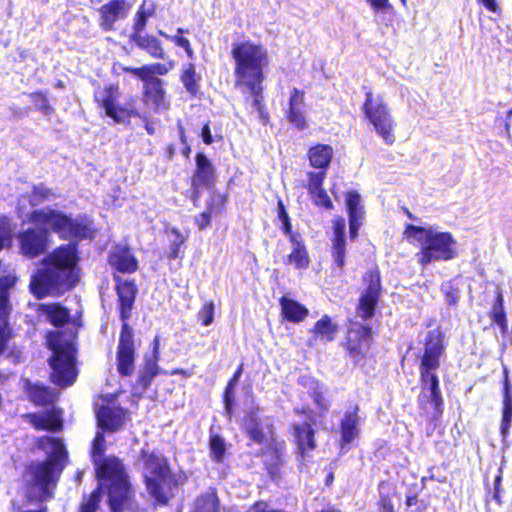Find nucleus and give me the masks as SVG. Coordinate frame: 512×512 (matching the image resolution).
<instances>
[{
	"label": "nucleus",
	"mask_w": 512,
	"mask_h": 512,
	"mask_svg": "<svg viewBox=\"0 0 512 512\" xmlns=\"http://www.w3.org/2000/svg\"><path fill=\"white\" fill-rule=\"evenodd\" d=\"M40 228L41 230L28 228L18 236L21 253L29 258L38 257L47 249L50 230Z\"/></svg>",
	"instance_id": "obj_19"
},
{
	"label": "nucleus",
	"mask_w": 512,
	"mask_h": 512,
	"mask_svg": "<svg viewBox=\"0 0 512 512\" xmlns=\"http://www.w3.org/2000/svg\"><path fill=\"white\" fill-rule=\"evenodd\" d=\"M364 282L367 284L362 293L357 306V315L364 321L374 316L377 303L381 295V280L377 269L370 270L364 276Z\"/></svg>",
	"instance_id": "obj_16"
},
{
	"label": "nucleus",
	"mask_w": 512,
	"mask_h": 512,
	"mask_svg": "<svg viewBox=\"0 0 512 512\" xmlns=\"http://www.w3.org/2000/svg\"><path fill=\"white\" fill-rule=\"evenodd\" d=\"M141 101L144 107L154 114L167 111L170 101L165 89L164 80L142 81Z\"/></svg>",
	"instance_id": "obj_18"
},
{
	"label": "nucleus",
	"mask_w": 512,
	"mask_h": 512,
	"mask_svg": "<svg viewBox=\"0 0 512 512\" xmlns=\"http://www.w3.org/2000/svg\"><path fill=\"white\" fill-rule=\"evenodd\" d=\"M28 97L32 101L35 110L40 111L45 116H51L54 114L55 109L50 104L46 92L42 90H36L29 93Z\"/></svg>",
	"instance_id": "obj_49"
},
{
	"label": "nucleus",
	"mask_w": 512,
	"mask_h": 512,
	"mask_svg": "<svg viewBox=\"0 0 512 512\" xmlns=\"http://www.w3.org/2000/svg\"><path fill=\"white\" fill-rule=\"evenodd\" d=\"M501 480H502V477H501L500 475H498V476L495 478V481H494L495 488H494V495H493V498H494L495 500H497V501H498V503H501V488H500Z\"/></svg>",
	"instance_id": "obj_64"
},
{
	"label": "nucleus",
	"mask_w": 512,
	"mask_h": 512,
	"mask_svg": "<svg viewBox=\"0 0 512 512\" xmlns=\"http://www.w3.org/2000/svg\"><path fill=\"white\" fill-rule=\"evenodd\" d=\"M188 32V29L179 27L177 28L175 35H168L162 30H159L158 34L164 37L165 39L173 42L176 46L182 48L185 51L187 58L193 60L195 58L194 49L192 48L190 40L183 36Z\"/></svg>",
	"instance_id": "obj_46"
},
{
	"label": "nucleus",
	"mask_w": 512,
	"mask_h": 512,
	"mask_svg": "<svg viewBox=\"0 0 512 512\" xmlns=\"http://www.w3.org/2000/svg\"><path fill=\"white\" fill-rule=\"evenodd\" d=\"M259 413L260 408L255 406L245 414L243 430L251 442L261 445L265 443L266 435Z\"/></svg>",
	"instance_id": "obj_29"
},
{
	"label": "nucleus",
	"mask_w": 512,
	"mask_h": 512,
	"mask_svg": "<svg viewBox=\"0 0 512 512\" xmlns=\"http://www.w3.org/2000/svg\"><path fill=\"white\" fill-rule=\"evenodd\" d=\"M292 430L299 454L304 458L316 448L315 431L309 422L294 424Z\"/></svg>",
	"instance_id": "obj_30"
},
{
	"label": "nucleus",
	"mask_w": 512,
	"mask_h": 512,
	"mask_svg": "<svg viewBox=\"0 0 512 512\" xmlns=\"http://www.w3.org/2000/svg\"><path fill=\"white\" fill-rule=\"evenodd\" d=\"M228 201L229 194L227 192L220 193L217 192L214 188L209 190L205 209L212 215L221 214L225 212Z\"/></svg>",
	"instance_id": "obj_45"
},
{
	"label": "nucleus",
	"mask_w": 512,
	"mask_h": 512,
	"mask_svg": "<svg viewBox=\"0 0 512 512\" xmlns=\"http://www.w3.org/2000/svg\"><path fill=\"white\" fill-rule=\"evenodd\" d=\"M336 330L337 328L331 323V319L327 315L322 316V338L326 337L327 340H332Z\"/></svg>",
	"instance_id": "obj_59"
},
{
	"label": "nucleus",
	"mask_w": 512,
	"mask_h": 512,
	"mask_svg": "<svg viewBox=\"0 0 512 512\" xmlns=\"http://www.w3.org/2000/svg\"><path fill=\"white\" fill-rule=\"evenodd\" d=\"M187 482L188 475L182 470L177 473L171 471L157 477H143V483L154 507L168 506Z\"/></svg>",
	"instance_id": "obj_10"
},
{
	"label": "nucleus",
	"mask_w": 512,
	"mask_h": 512,
	"mask_svg": "<svg viewBox=\"0 0 512 512\" xmlns=\"http://www.w3.org/2000/svg\"><path fill=\"white\" fill-rule=\"evenodd\" d=\"M93 101L97 108L115 124L129 123L132 118L141 121L147 120V112L138 108V99L134 95L128 96L124 102L120 101L122 91L118 83L110 82L101 86L93 83Z\"/></svg>",
	"instance_id": "obj_7"
},
{
	"label": "nucleus",
	"mask_w": 512,
	"mask_h": 512,
	"mask_svg": "<svg viewBox=\"0 0 512 512\" xmlns=\"http://www.w3.org/2000/svg\"><path fill=\"white\" fill-rule=\"evenodd\" d=\"M277 219L281 222L280 230L288 238H294L299 234L292 230L291 218L283 200L280 197L277 199Z\"/></svg>",
	"instance_id": "obj_50"
},
{
	"label": "nucleus",
	"mask_w": 512,
	"mask_h": 512,
	"mask_svg": "<svg viewBox=\"0 0 512 512\" xmlns=\"http://www.w3.org/2000/svg\"><path fill=\"white\" fill-rule=\"evenodd\" d=\"M155 12L156 4L153 1L148 3L147 0H144L135 13L131 34L142 33L147 26L149 18L152 17Z\"/></svg>",
	"instance_id": "obj_44"
},
{
	"label": "nucleus",
	"mask_w": 512,
	"mask_h": 512,
	"mask_svg": "<svg viewBox=\"0 0 512 512\" xmlns=\"http://www.w3.org/2000/svg\"><path fill=\"white\" fill-rule=\"evenodd\" d=\"M53 195L52 189L44 184L34 185L30 193L29 201L32 206H36L49 200Z\"/></svg>",
	"instance_id": "obj_53"
},
{
	"label": "nucleus",
	"mask_w": 512,
	"mask_h": 512,
	"mask_svg": "<svg viewBox=\"0 0 512 512\" xmlns=\"http://www.w3.org/2000/svg\"><path fill=\"white\" fill-rule=\"evenodd\" d=\"M304 106V91L293 88L290 92L288 108L285 115L288 121L298 130H303L307 126Z\"/></svg>",
	"instance_id": "obj_27"
},
{
	"label": "nucleus",
	"mask_w": 512,
	"mask_h": 512,
	"mask_svg": "<svg viewBox=\"0 0 512 512\" xmlns=\"http://www.w3.org/2000/svg\"><path fill=\"white\" fill-rule=\"evenodd\" d=\"M160 373L158 361L144 357L143 364L138 371L135 385L141 390H147L155 377Z\"/></svg>",
	"instance_id": "obj_42"
},
{
	"label": "nucleus",
	"mask_w": 512,
	"mask_h": 512,
	"mask_svg": "<svg viewBox=\"0 0 512 512\" xmlns=\"http://www.w3.org/2000/svg\"><path fill=\"white\" fill-rule=\"evenodd\" d=\"M279 304L281 307V316L288 322L299 323L309 314L308 309L304 305L287 296L280 297Z\"/></svg>",
	"instance_id": "obj_39"
},
{
	"label": "nucleus",
	"mask_w": 512,
	"mask_h": 512,
	"mask_svg": "<svg viewBox=\"0 0 512 512\" xmlns=\"http://www.w3.org/2000/svg\"><path fill=\"white\" fill-rule=\"evenodd\" d=\"M115 292L118 302V313L122 321L119 340L116 348L117 372L121 377H130L135 372L136 345L133 328L128 320L131 318L132 310L138 294V287L135 280L123 279L113 274Z\"/></svg>",
	"instance_id": "obj_4"
},
{
	"label": "nucleus",
	"mask_w": 512,
	"mask_h": 512,
	"mask_svg": "<svg viewBox=\"0 0 512 512\" xmlns=\"http://www.w3.org/2000/svg\"><path fill=\"white\" fill-rule=\"evenodd\" d=\"M67 459L46 458L44 461L32 463L27 467L30 480L26 487L31 500L45 502L53 497Z\"/></svg>",
	"instance_id": "obj_9"
},
{
	"label": "nucleus",
	"mask_w": 512,
	"mask_h": 512,
	"mask_svg": "<svg viewBox=\"0 0 512 512\" xmlns=\"http://www.w3.org/2000/svg\"><path fill=\"white\" fill-rule=\"evenodd\" d=\"M28 219L34 225L57 234L62 240H94L99 231L94 219L88 214L72 217L71 214L50 207L32 210Z\"/></svg>",
	"instance_id": "obj_5"
},
{
	"label": "nucleus",
	"mask_w": 512,
	"mask_h": 512,
	"mask_svg": "<svg viewBox=\"0 0 512 512\" xmlns=\"http://www.w3.org/2000/svg\"><path fill=\"white\" fill-rule=\"evenodd\" d=\"M229 55L233 62L234 87L251 96L261 122L268 124L270 116L264 104V83L271 63L268 49L260 42L244 39L232 43Z\"/></svg>",
	"instance_id": "obj_1"
},
{
	"label": "nucleus",
	"mask_w": 512,
	"mask_h": 512,
	"mask_svg": "<svg viewBox=\"0 0 512 512\" xmlns=\"http://www.w3.org/2000/svg\"><path fill=\"white\" fill-rule=\"evenodd\" d=\"M164 157L168 160H172L176 155V145L173 143L167 144L163 150Z\"/></svg>",
	"instance_id": "obj_63"
},
{
	"label": "nucleus",
	"mask_w": 512,
	"mask_h": 512,
	"mask_svg": "<svg viewBox=\"0 0 512 512\" xmlns=\"http://www.w3.org/2000/svg\"><path fill=\"white\" fill-rule=\"evenodd\" d=\"M129 40L154 59L163 60L166 56L162 42L154 35L130 34Z\"/></svg>",
	"instance_id": "obj_33"
},
{
	"label": "nucleus",
	"mask_w": 512,
	"mask_h": 512,
	"mask_svg": "<svg viewBox=\"0 0 512 512\" xmlns=\"http://www.w3.org/2000/svg\"><path fill=\"white\" fill-rule=\"evenodd\" d=\"M333 157V149L329 145L322 144V179L324 178L325 170L329 166Z\"/></svg>",
	"instance_id": "obj_60"
},
{
	"label": "nucleus",
	"mask_w": 512,
	"mask_h": 512,
	"mask_svg": "<svg viewBox=\"0 0 512 512\" xmlns=\"http://www.w3.org/2000/svg\"><path fill=\"white\" fill-rule=\"evenodd\" d=\"M212 214L206 209L194 218V223L199 230H205L211 226Z\"/></svg>",
	"instance_id": "obj_58"
},
{
	"label": "nucleus",
	"mask_w": 512,
	"mask_h": 512,
	"mask_svg": "<svg viewBox=\"0 0 512 512\" xmlns=\"http://www.w3.org/2000/svg\"><path fill=\"white\" fill-rule=\"evenodd\" d=\"M139 457L148 472L143 477H157L173 471L169 459L158 450L142 448Z\"/></svg>",
	"instance_id": "obj_23"
},
{
	"label": "nucleus",
	"mask_w": 512,
	"mask_h": 512,
	"mask_svg": "<svg viewBox=\"0 0 512 512\" xmlns=\"http://www.w3.org/2000/svg\"><path fill=\"white\" fill-rule=\"evenodd\" d=\"M16 281L17 278L10 274L0 277V356L7 350L9 342L15 336L10 323L12 313L10 289L15 286Z\"/></svg>",
	"instance_id": "obj_14"
},
{
	"label": "nucleus",
	"mask_w": 512,
	"mask_h": 512,
	"mask_svg": "<svg viewBox=\"0 0 512 512\" xmlns=\"http://www.w3.org/2000/svg\"><path fill=\"white\" fill-rule=\"evenodd\" d=\"M101 489L103 487L99 483V486L92 490L88 496H84L79 505L78 512H97L101 503Z\"/></svg>",
	"instance_id": "obj_51"
},
{
	"label": "nucleus",
	"mask_w": 512,
	"mask_h": 512,
	"mask_svg": "<svg viewBox=\"0 0 512 512\" xmlns=\"http://www.w3.org/2000/svg\"><path fill=\"white\" fill-rule=\"evenodd\" d=\"M107 446L103 431H97L90 446L89 456L95 477L106 494L109 512H128L137 507V491L131 481L124 461L115 456H105Z\"/></svg>",
	"instance_id": "obj_2"
},
{
	"label": "nucleus",
	"mask_w": 512,
	"mask_h": 512,
	"mask_svg": "<svg viewBox=\"0 0 512 512\" xmlns=\"http://www.w3.org/2000/svg\"><path fill=\"white\" fill-rule=\"evenodd\" d=\"M180 81L185 90L191 97H196L200 90V75L196 71V66L192 62L186 63L182 66L179 75Z\"/></svg>",
	"instance_id": "obj_41"
},
{
	"label": "nucleus",
	"mask_w": 512,
	"mask_h": 512,
	"mask_svg": "<svg viewBox=\"0 0 512 512\" xmlns=\"http://www.w3.org/2000/svg\"><path fill=\"white\" fill-rule=\"evenodd\" d=\"M315 205H320V172H309L308 182L303 185Z\"/></svg>",
	"instance_id": "obj_54"
},
{
	"label": "nucleus",
	"mask_w": 512,
	"mask_h": 512,
	"mask_svg": "<svg viewBox=\"0 0 512 512\" xmlns=\"http://www.w3.org/2000/svg\"><path fill=\"white\" fill-rule=\"evenodd\" d=\"M371 344V327L358 321L350 322L346 333L345 348L347 357L354 366L363 365L365 363Z\"/></svg>",
	"instance_id": "obj_12"
},
{
	"label": "nucleus",
	"mask_w": 512,
	"mask_h": 512,
	"mask_svg": "<svg viewBox=\"0 0 512 512\" xmlns=\"http://www.w3.org/2000/svg\"><path fill=\"white\" fill-rule=\"evenodd\" d=\"M217 180V171L212 161L203 152H197L195 169L190 177V199L193 203L196 204L200 200L203 189H214Z\"/></svg>",
	"instance_id": "obj_13"
},
{
	"label": "nucleus",
	"mask_w": 512,
	"mask_h": 512,
	"mask_svg": "<svg viewBox=\"0 0 512 512\" xmlns=\"http://www.w3.org/2000/svg\"><path fill=\"white\" fill-rule=\"evenodd\" d=\"M200 135L206 145H211L214 141L222 142L224 140V136L221 133H216L214 137L212 136L209 121L203 124Z\"/></svg>",
	"instance_id": "obj_57"
},
{
	"label": "nucleus",
	"mask_w": 512,
	"mask_h": 512,
	"mask_svg": "<svg viewBox=\"0 0 512 512\" xmlns=\"http://www.w3.org/2000/svg\"><path fill=\"white\" fill-rule=\"evenodd\" d=\"M346 222L342 217L333 220V233L331 237V254L334 263L339 269L345 265L346 254V238H345Z\"/></svg>",
	"instance_id": "obj_26"
},
{
	"label": "nucleus",
	"mask_w": 512,
	"mask_h": 512,
	"mask_svg": "<svg viewBox=\"0 0 512 512\" xmlns=\"http://www.w3.org/2000/svg\"><path fill=\"white\" fill-rule=\"evenodd\" d=\"M361 196L356 191H350L346 194V205L349 215V233L351 239H355L362 225L364 215L363 207L360 205Z\"/></svg>",
	"instance_id": "obj_31"
},
{
	"label": "nucleus",
	"mask_w": 512,
	"mask_h": 512,
	"mask_svg": "<svg viewBox=\"0 0 512 512\" xmlns=\"http://www.w3.org/2000/svg\"><path fill=\"white\" fill-rule=\"evenodd\" d=\"M284 452L285 442L283 440L278 441L276 438H271L260 450L259 455L264 457L263 463L265 469L273 480L281 478V467L284 464Z\"/></svg>",
	"instance_id": "obj_20"
},
{
	"label": "nucleus",
	"mask_w": 512,
	"mask_h": 512,
	"mask_svg": "<svg viewBox=\"0 0 512 512\" xmlns=\"http://www.w3.org/2000/svg\"><path fill=\"white\" fill-rule=\"evenodd\" d=\"M363 111L366 119L384 143L393 145L396 140L394 134L396 122L383 99L380 96L374 97L372 92H367Z\"/></svg>",
	"instance_id": "obj_11"
},
{
	"label": "nucleus",
	"mask_w": 512,
	"mask_h": 512,
	"mask_svg": "<svg viewBox=\"0 0 512 512\" xmlns=\"http://www.w3.org/2000/svg\"><path fill=\"white\" fill-rule=\"evenodd\" d=\"M26 393L30 402L35 406L48 407L55 401V394L53 391L42 384L30 383L26 385Z\"/></svg>",
	"instance_id": "obj_40"
},
{
	"label": "nucleus",
	"mask_w": 512,
	"mask_h": 512,
	"mask_svg": "<svg viewBox=\"0 0 512 512\" xmlns=\"http://www.w3.org/2000/svg\"><path fill=\"white\" fill-rule=\"evenodd\" d=\"M96 420L103 432L114 433L125 425L127 410L119 405H101L96 412Z\"/></svg>",
	"instance_id": "obj_21"
},
{
	"label": "nucleus",
	"mask_w": 512,
	"mask_h": 512,
	"mask_svg": "<svg viewBox=\"0 0 512 512\" xmlns=\"http://www.w3.org/2000/svg\"><path fill=\"white\" fill-rule=\"evenodd\" d=\"M445 351L442 333L435 329L427 333L424 352L420 360V377L437 376L435 371L440 367V358Z\"/></svg>",
	"instance_id": "obj_15"
},
{
	"label": "nucleus",
	"mask_w": 512,
	"mask_h": 512,
	"mask_svg": "<svg viewBox=\"0 0 512 512\" xmlns=\"http://www.w3.org/2000/svg\"><path fill=\"white\" fill-rule=\"evenodd\" d=\"M122 71L134 75L140 81H154L162 80L158 76L166 75L169 68L163 63L155 62L140 67L122 66Z\"/></svg>",
	"instance_id": "obj_35"
},
{
	"label": "nucleus",
	"mask_w": 512,
	"mask_h": 512,
	"mask_svg": "<svg viewBox=\"0 0 512 512\" xmlns=\"http://www.w3.org/2000/svg\"><path fill=\"white\" fill-rule=\"evenodd\" d=\"M13 238L12 228L9 220L3 219L0 221V251L5 246H11Z\"/></svg>",
	"instance_id": "obj_56"
},
{
	"label": "nucleus",
	"mask_w": 512,
	"mask_h": 512,
	"mask_svg": "<svg viewBox=\"0 0 512 512\" xmlns=\"http://www.w3.org/2000/svg\"><path fill=\"white\" fill-rule=\"evenodd\" d=\"M131 4L127 0H110L100 6L99 24L104 31L114 29L115 23L128 15Z\"/></svg>",
	"instance_id": "obj_22"
},
{
	"label": "nucleus",
	"mask_w": 512,
	"mask_h": 512,
	"mask_svg": "<svg viewBox=\"0 0 512 512\" xmlns=\"http://www.w3.org/2000/svg\"><path fill=\"white\" fill-rule=\"evenodd\" d=\"M244 365L241 363L237 369L234 371L233 375L230 377V379L227 381V384L224 388L223 394H222V400L224 404V409L229 417V419L234 414V391L235 388L240 380V377L243 373Z\"/></svg>",
	"instance_id": "obj_43"
},
{
	"label": "nucleus",
	"mask_w": 512,
	"mask_h": 512,
	"mask_svg": "<svg viewBox=\"0 0 512 512\" xmlns=\"http://www.w3.org/2000/svg\"><path fill=\"white\" fill-rule=\"evenodd\" d=\"M208 445L211 459L216 463H223L227 455L223 437L217 433H210Z\"/></svg>",
	"instance_id": "obj_48"
},
{
	"label": "nucleus",
	"mask_w": 512,
	"mask_h": 512,
	"mask_svg": "<svg viewBox=\"0 0 512 512\" xmlns=\"http://www.w3.org/2000/svg\"><path fill=\"white\" fill-rule=\"evenodd\" d=\"M421 392L418 403L422 410L429 412L432 407L431 418L437 420L443 413V398L439 387L438 376L420 377Z\"/></svg>",
	"instance_id": "obj_17"
},
{
	"label": "nucleus",
	"mask_w": 512,
	"mask_h": 512,
	"mask_svg": "<svg viewBox=\"0 0 512 512\" xmlns=\"http://www.w3.org/2000/svg\"><path fill=\"white\" fill-rule=\"evenodd\" d=\"M77 243L69 242L54 248L44 259L43 268L33 275L30 288L37 299L61 296L79 281Z\"/></svg>",
	"instance_id": "obj_3"
},
{
	"label": "nucleus",
	"mask_w": 512,
	"mask_h": 512,
	"mask_svg": "<svg viewBox=\"0 0 512 512\" xmlns=\"http://www.w3.org/2000/svg\"><path fill=\"white\" fill-rule=\"evenodd\" d=\"M46 344L52 351L51 381L62 388L72 385L77 378V334L74 332L66 338L64 331L52 330L46 334Z\"/></svg>",
	"instance_id": "obj_6"
},
{
	"label": "nucleus",
	"mask_w": 512,
	"mask_h": 512,
	"mask_svg": "<svg viewBox=\"0 0 512 512\" xmlns=\"http://www.w3.org/2000/svg\"><path fill=\"white\" fill-rule=\"evenodd\" d=\"M491 318L503 332L507 330V319L506 313L504 311V299L501 292L497 294L496 301L493 304Z\"/></svg>",
	"instance_id": "obj_52"
},
{
	"label": "nucleus",
	"mask_w": 512,
	"mask_h": 512,
	"mask_svg": "<svg viewBox=\"0 0 512 512\" xmlns=\"http://www.w3.org/2000/svg\"><path fill=\"white\" fill-rule=\"evenodd\" d=\"M165 233L168 235V246L164 251V257L168 261L183 259L185 255L184 250L188 242V236L183 235L176 227L165 229Z\"/></svg>",
	"instance_id": "obj_32"
},
{
	"label": "nucleus",
	"mask_w": 512,
	"mask_h": 512,
	"mask_svg": "<svg viewBox=\"0 0 512 512\" xmlns=\"http://www.w3.org/2000/svg\"><path fill=\"white\" fill-rule=\"evenodd\" d=\"M38 312L41 315H45L49 323L56 328L64 327L71 321L69 309L60 303L40 304Z\"/></svg>",
	"instance_id": "obj_37"
},
{
	"label": "nucleus",
	"mask_w": 512,
	"mask_h": 512,
	"mask_svg": "<svg viewBox=\"0 0 512 512\" xmlns=\"http://www.w3.org/2000/svg\"><path fill=\"white\" fill-rule=\"evenodd\" d=\"M191 512H221V501L215 487H209L193 501Z\"/></svg>",
	"instance_id": "obj_38"
},
{
	"label": "nucleus",
	"mask_w": 512,
	"mask_h": 512,
	"mask_svg": "<svg viewBox=\"0 0 512 512\" xmlns=\"http://www.w3.org/2000/svg\"><path fill=\"white\" fill-rule=\"evenodd\" d=\"M51 446L52 453L47 458H68V452L59 438L41 436L37 439V447L45 450L47 446Z\"/></svg>",
	"instance_id": "obj_47"
},
{
	"label": "nucleus",
	"mask_w": 512,
	"mask_h": 512,
	"mask_svg": "<svg viewBox=\"0 0 512 512\" xmlns=\"http://www.w3.org/2000/svg\"><path fill=\"white\" fill-rule=\"evenodd\" d=\"M215 304L213 300H208L203 303L197 313V320L202 326H209L214 321Z\"/></svg>",
	"instance_id": "obj_55"
},
{
	"label": "nucleus",
	"mask_w": 512,
	"mask_h": 512,
	"mask_svg": "<svg viewBox=\"0 0 512 512\" xmlns=\"http://www.w3.org/2000/svg\"><path fill=\"white\" fill-rule=\"evenodd\" d=\"M310 164L315 168H320V145H315L308 152Z\"/></svg>",
	"instance_id": "obj_61"
},
{
	"label": "nucleus",
	"mask_w": 512,
	"mask_h": 512,
	"mask_svg": "<svg viewBox=\"0 0 512 512\" xmlns=\"http://www.w3.org/2000/svg\"><path fill=\"white\" fill-rule=\"evenodd\" d=\"M512 424V384L509 380L508 370L504 369V381H503V410L502 420L500 425V433L503 440L509 434V430Z\"/></svg>",
	"instance_id": "obj_36"
},
{
	"label": "nucleus",
	"mask_w": 512,
	"mask_h": 512,
	"mask_svg": "<svg viewBox=\"0 0 512 512\" xmlns=\"http://www.w3.org/2000/svg\"><path fill=\"white\" fill-rule=\"evenodd\" d=\"M420 243L417 261L422 266L432 262L448 261L456 257V240L448 232H439L433 228L410 225L407 229Z\"/></svg>",
	"instance_id": "obj_8"
},
{
	"label": "nucleus",
	"mask_w": 512,
	"mask_h": 512,
	"mask_svg": "<svg viewBox=\"0 0 512 512\" xmlns=\"http://www.w3.org/2000/svg\"><path fill=\"white\" fill-rule=\"evenodd\" d=\"M109 265L117 272L131 274L138 270V260L128 246L116 245L108 255Z\"/></svg>",
	"instance_id": "obj_24"
},
{
	"label": "nucleus",
	"mask_w": 512,
	"mask_h": 512,
	"mask_svg": "<svg viewBox=\"0 0 512 512\" xmlns=\"http://www.w3.org/2000/svg\"><path fill=\"white\" fill-rule=\"evenodd\" d=\"M144 357L159 362V360H160V338L158 336H155L152 341L151 354L145 355Z\"/></svg>",
	"instance_id": "obj_62"
},
{
	"label": "nucleus",
	"mask_w": 512,
	"mask_h": 512,
	"mask_svg": "<svg viewBox=\"0 0 512 512\" xmlns=\"http://www.w3.org/2000/svg\"><path fill=\"white\" fill-rule=\"evenodd\" d=\"M358 408L354 411L345 412L340 422V448L342 452L350 449V444L359 437L360 417L357 414Z\"/></svg>",
	"instance_id": "obj_25"
},
{
	"label": "nucleus",
	"mask_w": 512,
	"mask_h": 512,
	"mask_svg": "<svg viewBox=\"0 0 512 512\" xmlns=\"http://www.w3.org/2000/svg\"><path fill=\"white\" fill-rule=\"evenodd\" d=\"M288 239L292 245V250L284 259V264L292 265L298 270L307 269L310 264V257L300 234Z\"/></svg>",
	"instance_id": "obj_34"
},
{
	"label": "nucleus",
	"mask_w": 512,
	"mask_h": 512,
	"mask_svg": "<svg viewBox=\"0 0 512 512\" xmlns=\"http://www.w3.org/2000/svg\"><path fill=\"white\" fill-rule=\"evenodd\" d=\"M26 421L37 431L58 432L63 428V421L55 412H32L24 415Z\"/></svg>",
	"instance_id": "obj_28"
}]
</instances>
